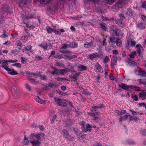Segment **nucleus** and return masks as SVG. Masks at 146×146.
I'll use <instances>...</instances> for the list:
<instances>
[{"label":"nucleus","instance_id":"2f4dec72","mask_svg":"<svg viewBox=\"0 0 146 146\" xmlns=\"http://www.w3.org/2000/svg\"><path fill=\"white\" fill-rule=\"evenodd\" d=\"M54 99L55 102L57 103L58 105L61 103V102L62 101V100L60 99L59 98L56 97L54 98Z\"/></svg>","mask_w":146,"mask_h":146},{"label":"nucleus","instance_id":"473e14b6","mask_svg":"<svg viewBox=\"0 0 146 146\" xmlns=\"http://www.w3.org/2000/svg\"><path fill=\"white\" fill-rule=\"evenodd\" d=\"M103 107H104V106L103 105H100L99 106H92V110H94L95 111H96V110H95L96 109L101 108H102Z\"/></svg>","mask_w":146,"mask_h":146},{"label":"nucleus","instance_id":"a878e982","mask_svg":"<svg viewBox=\"0 0 146 146\" xmlns=\"http://www.w3.org/2000/svg\"><path fill=\"white\" fill-rule=\"evenodd\" d=\"M127 62L131 66H137V64L134 61H132L129 59L127 60Z\"/></svg>","mask_w":146,"mask_h":146},{"label":"nucleus","instance_id":"2eb2a0df","mask_svg":"<svg viewBox=\"0 0 146 146\" xmlns=\"http://www.w3.org/2000/svg\"><path fill=\"white\" fill-rule=\"evenodd\" d=\"M36 101L38 103L42 104H45L46 102V100H42L39 96H37L36 99Z\"/></svg>","mask_w":146,"mask_h":146},{"label":"nucleus","instance_id":"ea45409f","mask_svg":"<svg viewBox=\"0 0 146 146\" xmlns=\"http://www.w3.org/2000/svg\"><path fill=\"white\" fill-rule=\"evenodd\" d=\"M116 44L117 46H120L122 45L121 40L120 39H117Z\"/></svg>","mask_w":146,"mask_h":146},{"label":"nucleus","instance_id":"4468645a","mask_svg":"<svg viewBox=\"0 0 146 146\" xmlns=\"http://www.w3.org/2000/svg\"><path fill=\"white\" fill-rule=\"evenodd\" d=\"M117 57L116 56H113L111 59V66L113 68L114 66L117 62Z\"/></svg>","mask_w":146,"mask_h":146},{"label":"nucleus","instance_id":"774afa93","mask_svg":"<svg viewBox=\"0 0 146 146\" xmlns=\"http://www.w3.org/2000/svg\"><path fill=\"white\" fill-rule=\"evenodd\" d=\"M109 78L111 80H114V77L113 76V74H110Z\"/></svg>","mask_w":146,"mask_h":146},{"label":"nucleus","instance_id":"09e8293b","mask_svg":"<svg viewBox=\"0 0 146 146\" xmlns=\"http://www.w3.org/2000/svg\"><path fill=\"white\" fill-rule=\"evenodd\" d=\"M66 56L68 57L70 59H72V58H76L77 57V56L75 55H73L72 56Z\"/></svg>","mask_w":146,"mask_h":146},{"label":"nucleus","instance_id":"cd10ccee","mask_svg":"<svg viewBox=\"0 0 146 146\" xmlns=\"http://www.w3.org/2000/svg\"><path fill=\"white\" fill-rule=\"evenodd\" d=\"M92 46V43L91 42H86L84 44V46L86 48H89L91 47Z\"/></svg>","mask_w":146,"mask_h":146},{"label":"nucleus","instance_id":"393cba45","mask_svg":"<svg viewBox=\"0 0 146 146\" xmlns=\"http://www.w3.org/2000/svg\"><path fill=\"white\" fill-rule=\"evenodd\" d=\"M39 46L42 47L44 49H45L47 48L48 47V44L46 42H44Z\"/></svg>","mask_w":146,"mask_h":146},{"label":"nucleus","instance_id":"f257e3e1","mask_svg":"<svg viewBox=\"0 0 146 146\" xmlns=\"http://www.w3.org/2000/svg\"><path fill=\"white\" fill-rule=\"evenodd\" d=\"M82 130L83 132H86L87 131H90L91 130L92 126L89 124H87L84 121L82 123Z\"/></svg>","mask_w":146,"mask_h":146},{"label":"nucleus","instance_id":"0eeeda50","mask_svg":"<svg viewBox=\"0 0 146 146\" xmlns=\"http://www.w3.org/2000/svg\"><path fill=\"white\" fill-rule=\"evenodd\" d=\"M136 42L135 41H133L131 40H128L127 42L126 45V47L128 48L131 46H134Z\"/></svg>","mask_w":146,"mask_h":146},{"label":"nucleus","instance_id":"4d7b16f0","mask_svg":"<svg viewBox=\"0 0 146 146\" xmlns=\"http://www.w3.org/2000/svg\"><path fill=\"white\" fill-rule=\"evenodd\" d=\"M4 17L3 16H1L0 17V23H3L4 21Z\"/></svg>","mask_w":146,"mask_h":146},{"label":"nucleus","instance_id":"7ed1b4c3","mask_svg":"<svg viewBox=\"0 0 146 146\" xmlns=\"http://www.w3.org/2000/svg\"><path fill=\"white\" fill-rule=\"evenodd\" d=\"M29 143H31L33 146H40V142L38 140H34L33 141H29L27 140L24 141L23 143L25 145L28 144Z\"/></svg>","mask_w":146,"mask_h":146},{"label":"nucleus","instance_id":"79ce46f5","mask_svg":"<svg viewBox=\"0 0 146 146\" xmlns=\"http://www.w3.org/2000/svg\"><path fill=\"white\" fill-rule=\"evenodd\" d=\"M56 80L57 81H61L64 80H68V79L63 78H56Z\"/></svg>","mask_w":146,"mask_h":146},{"label":"nucleus","instance_id":"c03bdc74","mask_svg":"<svg viewBox=\"0 0 146 146\" xmlns=\"http://www.w3.org/2000/svg\"><path fill=\"white\" fill-rule=\"evenodd\" d=\"M25 48L26 50L29 51L31 52H32L31 49L32 48V46L31 45L27 46H26V47H25Z\"/></svg>","mask_w":146,"mask_h":146},{"label":"nucleus","instance_id":"13d9d810","mask_svg":"<svg viewBox=\"0 0 146 146\" xmlns=\"http://www.w3.org/2000/svg\"><path fill=\"white\" fill-rule=\"evenodd\" d=\"M53 32L54 33H55V34H56V35H60L61 34V33L60 31H57L55 30H53Z\"/></svg>","mask_w":146,"mask_h":146},{"label":"nucleus","instance_id":"de8ad7c7","mask_svg":"<svg viewBox=\"0 0 146 146\" xmlns=\"http://www.w3.org/2000/svg\"><path fill=\"white\" fill-rule=\"evenodd\" d=\"M64 57L63 56V55L60 54H58L56 56V58H58L59 59H61L62 58H64Z\"/></svg>","mask_w":146,"mask_h":146},{"label":"nucleus","instance_id":"5fc2aeb1","mask_svg":"<svg viewBox=\"0 0 146 146\" xmlns=\"http://www.w3.org/2000/svg\"><path fill=\"white\" fill-rule=\"evenodd\" d=\"M60 52L61 53H66L70 54V52L68 51V50H60Z\"/></svg>","mask_w":146,"mask_h":146},{"label":"nucleus","instance_id":"864d4df0","mask_svg":"<svg viewBox=\"0 0 146 146\" xmlns=\"http://www.w3.org/2000/svg\"><path fill=\"white\" fill-rule=\"evenodd\" d=\"M132 98L135 101H137L138 100L137 96L136 95H132L131 96Z\"/></svg>","mask_w":146,"mask_h":146},{"label":"nucleus","instance_id":"6e6552de","mask_svg":"<svg viewBox=\"0 0 146 146\" xmlns=\"http://www.w3.org/2000/svg\"><path fill=\"white\" fill-rule=\"evenodd\" d=\"M5 70L8 72V73L12 75H16L18 74L17 72L13 69H11L8 67H5Z\"/></svg>","mask_w":146,"mask_h":146},{"label":"nucleus","instance_id":"3c124183","mask_svg":"<svg viewBox=\"0 0 146 146\" xmlns=\"http://www.w3.org/2000/svg\"><path fill=\"white\" fill-rule=\"evenodd\" d=\"M48 86L50 87H57V85L54 83H50L48 84Z\"/></svg>","mask_w":146,"mask_h":146},{"label":"nucleus","instance_id":"680f3d73","mask_svg":"<svg viewBox=\"0 0 146 146\" xmlns=\"http://www.w3.org/2000/svg\"><path fill=\"white\" fill-rule=\"evenodd\" d=\"M13 66H16L17 67H21V65L19 63H16L13 65Z\"/></svg>","mask_w":146,"mask_h":146},{"label":"nucleus","instance_id":"5701e85b","mask_svg":"<svg viewBox=\"0 0 146 146\" xmlns=\"http://www.w3.org/2000/svg\"><path fill=\"white\" fill-rule=\"evenodd\" d=\"M129 119L130 121H132L134 120L136 121H137L139 120V118L137 117H133L131 115H129Z\"/></svg>","mask_w":146,"mask_h":146},{"label":"nucleus","instance_id":"603ef678","mask_svg":"<svg viewBox=\"0 0 146 146\" xmlns=\"http://www.w3.org/2000/svg\"><path fill=\"white\" fill-rule=\"evenodd\" d=\"M81 92L85 94H87L88 95L89 94V93L86 90H84V89L81 90Z\"/></svg>","mask_w":146,"mask_h":146},{"label":"nucleus","instance_id":"58836bf2","mask_svg":"<svg viewBox=\"0 0 146 146\" xmlns=\"http://www.w3.org/2000/svg\"><path fill=\"white\" fill-rule=\"evenodd\" d=\"M67 104L66 102H63L62 101H62L61 102V103H60L58 105L64 107L66 106Z\"/></svg>","mask_w":146,"mask_h":146},{"label":"nucleus","instance_id":"338daca9","mask_svg":"<svg viewBox=\"0 0 146 146\" xmlns=\"http://www.w3.org/2000/svg\"><path fill=\"white\" fill-rule=\"evenodd\" d=\"M142 6L144 8H145L146 9V2H144L142 4Z\"/></svg>","mask_w":146,"mask_h":146},{"label":"nucleus","instance_id":"1a4fd4ad","mask_svg":"<svg viewBox=\"0 0 146 146\" xmlns=\"http://www.w3.org/2000/svg\"><path fill=\"white\" fill-rule=\"evenodd\" d=\"M88 114L91 116H92V119L95 122H97L100 119L99 117L96 116L94 113H88Z\"/></svg>","mask_w":146,"mask_h":146},{"label":"nucleus","instance_id":"423d86ee","mask_svg":"<svg viewBox=\"0 0 146 146\" xmlns=\"http://www.w3.org/2000/svg\"><path fill=\"white\" fill-rule=\"evenodd\" d=\"M127 2V0H119L117 5L119 7L121 8L125 6Z\"/></svg>","mask_w":146,"mask_h":146},{"label":"nucleus","instance_id":"f8f14e48","mask_svg":"<svg viewBox=\"0 0 146 146\" xmlns=\"http://www.w3.org/2000/svg\"><path fill=\"white\" fill-rule=\"evenodd\" d=\"M126 15L128 16L132 17L134 15V13L131 9H128L126 11Z\"/></svg>","mask_w":146,"mask_h":146},{"label":"nucleus","instance_id":"aec40b11","mask_svg":"<svg viewBox=\"0 0 146 146\" xmlns=\"http://www.w3.org/2000/svg\"><path fill=\"white\" fill-rule=\"evenodd\" d=\"M98 56V54L97 53H93L91 54L89 56V58L91 60H93L94 58Z\"/></svg>","mask_w":146,"mask_h":146},{"label":"nucleus","instance_id":"8fccbe9b","mask_svg":"<svg viewBox=\"0 0 146 146\" xmlns=\"http://www.w3.org/2000/svg\"><path fill=\"white\" fill-rule=\"evenodd\" d=\"M72 52H70V54L66 53H65V54L64 55V58L68 59H70L68 57L66 56H71V53Z\"/></svg>","mask_w":146,"mask_h":146},{"label":"nucleus","instance_id":"b1692460","mask_svg":"<svg viewBox=\"0 0 146 146\" xmlns=\"http://www.w3.org/2000/svg\"><path fill=\"white\" fill-rule=\"evenodd\" d=\"M100 25L102 30L104 31H106L108 29L106 25L105 24L101 23L100 24Z\"/></svg>","mask_w":146,"mask_h":146},{"label":"nucleus","instance_id":"052dcab7","mask_svg":"<svg viewBox=\"0 0 146 146\" xmlns=\"http://www.w3.org/2000/svg\"><path fill=\"white\" fill-rule=\"evenodd\" d=\"M126 113V111L125 110H122L120 111V115H122Z\"/></svg>","mask_w":146,"mask_h":146},{"label":"nucleus","instance_id":"0e129e2a","mask_svg":"<svg viewBox=\"0 0 146 146\" xmlns=\"http://www.w3.org/2000/svg\"><path fill=\"white\" fill-rule=\"evenodd\" d=\"M29 80L33 84H35V81L34 79H33L31 78H29Z\"/></svg>","mask_w":146,"mask_h":146},{"label":"nucleus","instance_id":"f704fd0d","mask_svg":"<svg viewBox=\"0 0 146 146\" xmlns=\"http://www.w3.org/2000/svg\"><path fill=\"white\" fill-rule=\"evenodd\" d=\"M109 39L110 40V41L112 43L115 42V40L116 39L115 36L113 35L111 37H110Z\"/></svg>","mask_w":146,"mask_h":146},{"label":"nucleus","instance_id":"a19ab883","mask_svg":"<svg viewBox=\"0 0 146 146\" xmlns=\"http://www.w3.org/2000/svg\"><path fill=\"white\" fill-rule=\"evenodd\" d=\"M141 133L143 135H146V130L144 129H141L140 130Z\"/></svg>","mask_w":146,"mask_h":146},{"label":"nucleus","instance_id":"412c9836","mask_svg":"<svg viewBox=\"0 0 146 146\" xmlns=\"http://www.w3.org/2000/svg\"><path fill=\"white\" fill-rule=\"evenodd\" d=\"M8 61L5 60H2V62L3 64L1 65V67L4 68L5 69V67H8L7 66L8 65Z\"/></svg>","mask_w":146,"mask_h":146},{"label":"nucleus","instance_id":"49530a36","mask_svg":"<svg viewBox=\"0 0 146 146\" xmlns=\"http://www.w3.org/2000/svg\"><path fill=\"white\" fill-rule=\"evenodd\" d=\"M55 65L58 67H60L61 66H63L64 65L62 63L60 62H56L55 64Z\"/></svg>","mask_w":146,"mask_h":146},{"label":"nucleus","instance_id":"9b49d317","mask_svg":"<svg viewBox=\"0 0 146 146\" xmlns=\"http://www.w3.org/2000/svg\"><path fill=\"white\" fill-rule=\"evenodd\" d=\"M95 71L96 72H100L102 70V68L100 65H99L98 62L96 63L95 65Z\"/></svg>","mask_w":146,"mask_h":146},{"label":"nucleus","instance_id":"39448f33","mask_svg":"<svg viewBox=\"0 0 146 146\" xmlns=\"http://www.w3.org/2000/svg\"><path fill=\"white\" fill-rule=\"evenodd\" d=\"M62 132L61 134H63V136L64 138L69 141L74 140V137L70 136L67 131L64 129H63L62 130Z\"/></svg>","mask_w":146,"mask_h":146},{"label":"nucleus","instance_id":"7c9ffc66","mask_svg":"<svg viewBox=\"0 0 146 146\" xmlns=\"http://www.w3.org/2000/svg\"><path fill=\"white\" fill-rule=\"evenodd\" d=\"M138 27L139 28V29H144L145 26L142 23H140L138 25Z\"/></svg>","mask_w":146,"mask_h":146},{"label":"nucleus","instance_id":"dca6fc26","mask_svg":"<svg viewBox=\"0 0 146 146\" xmlns=\"http://www.w3.org/2000/svg\"><path fill=\"white\" fill-rule=\"evenodd\" d=\"M50 116L51 117L50 118V121L52 123H54V121L56 118L57 116L54 113H51L50 115Z\"/></svg>","mask_w":146,"mask_h":146},{"label":"nucleus","instance_id":"37998d69","mask_svg":"<svg viewBox=\"0 0 146 146\" xmlns=\"http://www.w3.org/2000/svg\"><path fill=\"white\" fill-rule=\"evenodd\" d=\"M51 0H40V3L42 4H45L47 3L49 1Z\"/></svg>","mask_w":146,"mask_h":146},{"label":"nucleus","instance_id":"6e6d98bb","mask_svg":"<svg viewBox=\"0 0 146 146\" xmlns=\"http://www.w3.org/2000/svg\"><path fill=\"white\" fill-rule=\"evenodd\" d=\"M27 28H35V26L33 25H32L31 26H29V25L27 24H25Z\"/></svg>","mask_w":146,"mask_h":146},{"label":"nucleus","instance_id":"e2e57ef3","mask_svg":"<svg viewBox=\"0 0 146 146\" xmlns=\"http://www.w3.org/2000/svg\"><path fill=\"white\" fill-rule=\"evenodd\" d=\"M16 44L17 46H20L22 45V43L20 40H18L17 41Z\"/></svg>","mask_w":146,"mask_h":146},{"label":"nucleus","instance_id":"72a5a7b5","mask_svg":"<svg viewBox=\"0 0 146 146\" xmlns=\"http://www.w3.org/2000/svg\"><path fill=\"white\" fill-rule=\"evenodd\" d=\"M116 1V0H105V1L107 4L111 5Z\"/></svg>","mask_w":146,"mask_h":146},{"label":"nucleus","instance_id":"4c0bfd02","mask_svg":"<svg viewBox=\"0 0 146 146\" xmlns=\"http://www.w3.org/2000/svg\"><path fill=\"white\" fill-rule=\"evenodd\" d=\"M7 31L5 30L3 31V35H2V37L3 38H5V37H7L9 35L7 34Z\"/></svg>","mask_w":146,"mask_h":146},{"label":"nucleus","instance_id":"a211bd4d","mask_svg":"<svg viewBox=\"0 0 146 146\" xmlns=\"http://www.w3.org/2000/svg\"><path fill=\"white\" fill-rule=\"evenodd\" d=\"M129 111L131 112V114L133 115V117H136V115H137L138 114H139L140 115H142L143 113L141 112H136L131 110H129Z\"/></svg>","mask_w":146,"mask_h":146},{"label":"nucleus","instance_id":"a18cd8bd","mask_svg":"<svg viewBox=\"0 0 146 146\" xmlns=\"http://www.w3.org/2000/svg\"><path fill=\"white\" fill-rule=\"evenodd\" d=\"M70 48L69 46V44H63L62 45V47L61 48V49L63 48Z\"/></svg>","mask_w":146,"mask_h":146},{"label":"nucleus","instance_id":"4be33fe9","mask_svg":"<svg viewBox=\"0 0 146 146\" xmlns=\"http://www.w3.org/2000/svg\"><path fill=\"white\" fill-rule=\"evenodd\" d=\"M119 86L121 88L126 90L129 89L130 87L129 86L126 85L124 83L120 84Z\"/></svg>","mask_w":146,"mask_h":146},{"label":"nucleus","instance_id":"20e7f679","mask_svg":"<svg viewBox=\"0 0 146 146\" xmlns=\"http://www.w3.org/2000/svg\"><path fill=\"white\" fill-rule=\"evenodd\" d=\"M53 69L54 70L52 73L53 74H55L56 75H59L60 74H62V75H64V73L68 72L67 68H65L64 69L62 70H58L56 68H53Z\"/></svg>","mask_w":146,"mask_h":146},{"label":"nucleus","instance_id":"c9c22d12","mask_svg":"<svg viewBox=\"0 0 146 146\" xmlns=\"http://www.w3.org/2000/svg\"><path fill=\"white\" fill-rule=\"evenodd\" d=\"M136 52L135 51H133L131 52L130 54L128 56H129L130 58H133L135 56L136 54Z\"/></svg>","mask_w":146,"mask_h":146},{"label":"nucleus","instance_id":"e433bc0d","mask_svg":"<svg viewBox=\"0 0 146 146\" xmlns=\"http://www.w3.org/2000/svg\"><path fill=\"white\" fill-rule=\"evenodd\" d=\"M46 29L48 33H52V32H53V30L52 29L50 28L48 26H47L46 27Z\"/></svg>","mask_w":146,"mask_h":146},{"label":"nucleus","instance_id":"c85d7f7f","mask_svg":"<svg viewBox=\"0 0 146 146\" xmlns=\"http://www.w3.org/2000/svg\"><path fill=\"white\" fill-rule=\"evenodd\" d=\"M115 23L119 25H123L124 23L123 21L122 20V19L120 20L117 19L115 21Z\"/></svg>","mask_w":146,"mask_h":146},{"label":"nucleus","instance_id":"f3484780","mask_svg":"<svg viewBox=\"0 0 146 146\" xmlns=\"http://www.w3.org/2000/svg\"><path fill=\"white\" fill-rule=\"evenodd\" d=\"M128 117V115H125L123 116H120L119 119V122L121 123L123 120H125Z\"/></svg>","mask_w":146,"mask_h":146},{"label":"nucleus","instance_id":"9d476101","mask_svg":"<svg viewBox=\"0 0 146 146\" xmlns=\"http://www.w3.org/2000/svg\"><path fill=\"white\" fill-rule=\"evenodd\" d=\"M137 72H138V75H141L142 76H143L145 74V77H146V71L145 70H142L140 69H139V70H135V73Z\"/></svg>","mask_w":146,"mask_h":146},{"label":"nucleus","instance_id":"bf43d9fd","mask_svg":"<svg viewBox=\"0 0 146 146\" xmlns=\"http://www.w3.org/2000/svg\"><path fill=\"white\" fill-rule=\"evenodd\" d=\"M109 58L108 56H107L105 57L104 58V62L105 63H106L108 61Z\"/></svg>","mask_w":146,"mask_h":146},{"label":"nucleus","instance_id":"6ab92c4d","mask_svg":"<svg viewBox=\"0 0 146 146\" xmlns=\"http://www.w3.org/2000/svg\"><path fill=\"white\" fill-rule=\"evenodd\" d=\"M70 47V48H76L78 46V44L77 43L73 42L69 44Z\"/></svg>","mask_w":146,"mask_h":146},{"label":"nucleus","instance_id":"bb28decb","mask_svg":"<svg viewBox=\"0 0 146 146\" xmlns=\"http://www.w3.org/2000/svg\"><path fill=\"white\" fill-rule=\"evenodd\" d=\"M78 68L81 71L86 70L87 68V67L86 66L82 65H78Z\"/></svg>","mask_w":146,"mask_h":146},{"label":"nucleus","instance_id":"69168bd1","mask_svg":"<svg viewBox=\"0 0 146 146\" xmlns=\"http://www.w3.org/2000/svg\"><path fill=\"white\" fill-rule=\"evenodd\" d=\"M26 88L28 89L29 90H31V88L30 85H29L27 84H25Z\"/></svg>","mask_w":146,"mask_h":146},{"label":"nucleus","instance_id":"ddd939ff","mask_svg":"<svg viewBox=\"0 0 146 146\" xmlns=\"http://www.w3.org/2000/svg\"><path fill=\"white\" fill-rule=\"evenodd\" d=\"M12 94L15 96H18L19 94V90H17L16 87H14L11 89Z\"/></svg>","mask_w":146,"mask_h":146},{"label":"nucleus","instance_id":"f03ea898","mask_svg":"<svg viewBox=\"0 0 146 146\" xmlns=\"http://www.w3.org/2000/svg\"><path fill=\"white\" fill-rule=\"evenodd\" d=\"M44 133H33L31 134L29 136V139H33L35 137H36V139L39 141L41 143L40 141L39 140L41 139L42 138L44 137Z\"/></svg>","mask_w":146,"mask_h":146},{"label":"nucleus","instance_id":"c756f323","mask_svg":"<svg viewBox=\"0 0 146 146\" xmlns=\"http://www.w3.org/2000/svg\"><path fill=\"white\" fill-rule=\"evenodd\" d=\"M139 97L143 99L146 96V92H142L139 94Z\"/></svg>","mask_w":146,"mask_h":146}]
</instances>
